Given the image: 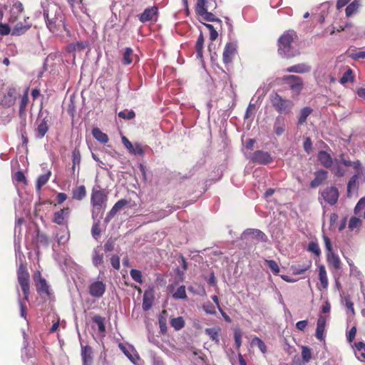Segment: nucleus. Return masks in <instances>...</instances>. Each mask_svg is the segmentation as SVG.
I'll use <instances>...</instances> for the list:
<instances>
[{
  "label": "nucleus",
  "instance_id": "34",
  "mask_svg": "<svg viewBox=\"0 0 365 365\" xmlns=\"http://www.w3.org/2000/svg\"><path fill=\"white\" fill-rule=\"evenodd\" d=\"M73 198L81 200H83L86 195V187L84 185H80L77 187L76 188L73 190Z\"/></svg>",
  "mask_w": 365,
  "mask_h": 365
},
{
  "label": "nucleus",
  "instance_id": "27",
  "mask_svg": "<svg viewBox=\"0 0 365 365\" xmlns=\"http://www.w3.org/2000/svg\"><path fill=\"white\" fill-rule=\"evenodd\" d=\"M318 269H319V279L320 282V284H321L322 289H327L328 285H329V281H328L326 268L324 264H320L318 267Z\"/></svg>",
  "mask_w": 365,
  "mask_h": 365
},
{
  "label": "nucleus",
  "instance_id": "42",
  "mask_svg": "<svg viewBox=\"0 0 365 365\" xmlns=\"http://www.w3.org/2000/svg\"><path fill=\"white\" fill-rule=\"evenodd\" d=\"M354 77L353 76V71L351 68L346 70L340 78L339 82L341 84H346L348 82H353Z\"/></svg>",
  "mask_w": 365,
  "mask_h": 365
},
{
  "label": "nucleus",
  "instance_id": "44",
  "mask_svg": "<svg viewBox=\"0 0 365 365\" xmlns=\"http://www.w3.org/2000/svg\"><path fill=\"white\" fill-rule=\"evenodd\" d=\"M133 50L130 48H126L123 53V61L125 65H129L133 61Z\"/></svg>",
  "mask_w": 365,
  "mask_h": 365
},
{
  "label": "nucleus",
  "instance_id": "40",
  "mask_svg": "<svg viewBox=\"0 0 365 365\" xmlns=\"http://www.w3.org/2000/svg\"><path fill=\"white\" fill-rule=\"evenodd\" d=\"M204 37L202 33L200 34L196 42V53L198 58L202 57V49L204 46Z\"/></svg>",
  "mask_w": 365,
  "mask_h": 365
},
{
  "label": "nucleus",
  "instance_id": "63",
  "mask_svg": "<svg viewBox=\"0 0 365 365\" xmlns=\"http://www.w3.org/2000/svg\"><path fill=\"white\" fill-rule=\"evenodd\" d=\"M205 26L209 29L210 31V40L212 41H214L217 38V36H218V34L217 32L215 30L214 27L211 24H205Z\"/></svg>",
  "mask_w": 365,
  "mask_h": 365
},
{
  "label": "nucleus",
  "instance_id": "4",
  "mask_svg": "<svg viewBox=\"0 0 365 365\" xmlns=\"http://www.w3.org/2000/svg\"><path fill=\"white\" fill-rule=\"evenodd\" d=\"M281 83L290 90L292 98L298 97L302 93L304 83L299 76L287 75L280 78Z\"/></svg>",
  "mask_w": 365,
  "mask_h": 365
},
{
  "label": "nucleus",
  "instance_id": "26",
  "mask_svg": "<svg viewBox=\"0 0 365 365\" xmlns=\"http://www.w3.org/2000/svg\"><path fill=\"white\" fill-rule=\"evenodd\" d=\"M81 356L83 365H91L93 362L92 349L89 346L82 347Z\"/></svg>",
  "mask_w": 365,
  "mask_h": 365
},
{
  "label": "nucleus",
  "instance_id": "2",
  "mask_svg": "<svg viewBox=\"0 0 365 365\" xmlns=\"http://www.w3.org/2000/svg\"><path fill=\"white\" fill-rule=\"evenodd\" d=\"M297 39V35L293 30H288L278 39V53L285 58H292L300 54L298 50L294 49L292 44Z\"/></svg>",
  "mask_w": 365,
  "mask_h": 365
},
{
  "label": "nucleus",
  "instance_id": "11",
  "mask_svg": "<svg viewBox=\"0 0 365 365\" xmlns=\"http://www.w3.org/2000/svg\"><path fill=\"white\" fill-rule=\"evenodd\" d=\"M34 280L35 282V285L36 287L37 292L41 295H50V289L49 286L48 285L46 281L41 277V273L39 271L36 272L34 276Z\"/></svg>",
  "mask_w": 365,
  "mask_h": 365
},
{
  "label": "nucleus",
  "instance_id": "9",
  "mask_svg": "<svg viewBox=\"0 0 365 365\" xmlns=\"http://www.w3.org/2000/svg\"><path fill=\"white\" fill-rule=\"evenodd\" d=\"M362 179L363 182H365V170H359L351 178L347 184V195L350 196L352 192H356L359 189L358 179Z\"/></svg>",
  "mask_w": 365,
  "mask_h": 365
},
{
  "label": "nucleus",
  "instance_id": "17",
  "mask_svg": "<svg viewBox=\"0 0 365 365\" xmlns=\"http://www.w3.org/2000/svg\"><path fill=\"white\" fill-rule=\"evenodd\" d=\"M315 178L310 182V187L315 188L321 185L328 177V172L319 170L314 173Z\"/></svg>",
  "mask_w": 365,
  "mask_h": 365
},
{
  "label": "nucleus",
  "instance_id": "12",
  "mask_svg": "<svg viewBox=\"0 0 365 365\" xmlns=\"http://www.w3.org/2000/svg\"><path fill=\"white\" fill-rule=\"evenodd\" d=\"M251 161L261 165H267L272 162V158L268 152L256 150L251 155Z\"/></svg>",
  "mask_w": 365,
  "mask_h": 365
},
{
  "label": "nucleus",
  "instance_id": "50",
  "mask_svg": "<svg viewBox=\"0 0 365 365\" xmlns=\"http://www.w3.org/2000/svg\"><path fill=\"white\" fill-rule=\"evenodd\" d=\"M242 331L240 329L237 328L234 331V339H235V344L237 349H239L242 344Z\"/></svg>",
  "mask_w": 365,
  "mask_h": 365
},
{
  "label": "nucleus",
  "instance_id": "41",
  "mask_svg": "<svg viewBox=\"0 0 365 365\" xmlns=\"http://www.w3.org/2000/svg\"><path fill=\"white\" fill-rule=\"evenodd\" d=\"M170 325L175 329V330H180L182 329L185 326V321L182 317H178L176 318H173L170 320Z\"/></svg>",
  "mask_w": 365,
  "mask_h": 365
},
{
  "label": "nucleus",
  "instance_id": "43",
  "mask_svg": "<svg viewBox=\"0 0 365 365\" xmlns=\"http://www.w3.org/2000/svg\"><path fill=\"white\" fill-rule=\"evenodd\" d=\"M28 91H29V88H27L25 91L24 94L21 96V98L20 108H19V114L20 115H22L25 112L26 108L27 107V105L29 103Z\"/></svg>",
  "mask_w": 365,
  "mask_h": 365
},
{
  "label": "nucleus",
  "instance_id": "23",
  "mask_svg": "<svg viewBox=\"0 0 365 365\" xmlns=\"http://www.w3.org/2000/svg\"><path fill=\"white\" fill-rule=\"evenodd\" d=\"M23 12V6L20 3H16L10 10L9 21L14 22L21 19Z\"/></svg>",
  "mask_w": 365,
  "mask_h": 365
},
{
  "label": "nucleus",
  "instance_id": "39",
  "mask_svg": "<svg viewBox=\"0 0 365 365\" xmlns=\"http://www.w3.org/2000/svg\"><path fill=\"white\" fill-rule=\"evenodd\" d=\"M307 250L308 252L314 254L317 257H319L322 253L319 244L315 241L309 242Z\"/></svg>",
  "mask_w": 365,
  "mask_h": 365
},
{
  "label": "nucleus",
  "instance_id": "46",
  "mask_svg": "<svg viewBox=\"0 0 365 365\" xmlns=\"http://www.w3.org/2000/svg\"><path fill=\"white\" fill-rule=\"evenodd\" d=\"M249 234H252L257 239L262 242H266L267 240V237L266 235L259 230L252 229L247 230Z\"/></svg>",
  "mask_w": 365,
  "mask_h": 365
},
{
  "label": "nucleus",
  "instance_id": "30",
  "mask_svg": "<svg viewBox=\"0 0 365 365\" xmlns=\"http://www.w3.org/2000/svg\"><path fill=\"white\" fill-rule=\"evenodd\" d=\"M312 267V261L311 260H307L305 263H304L302 265L300 264H296L292 266V269L294 271V273L295 274H302L304 273L306 271Z\"/></svg>",
  "mask_w": 365,
  "mask_h": 365
},
{
  "label": "nucleus",
  "instance_id": "29",
  "mask_svg": "<svg viewBox=\"0 0 365 365\" xmlns=\"http://www.w3.org/2000/svg\"><path fill=\"white\" fill-rule=\"evenodd\" d=\"M31 27V24L29 23H25L24 24L21 22H19L16 24L14 26V29L11 31L12 35L20 36L24 34L29 28Z\"/></svg>",
  "mask_w": 365,
  "mask_h": 365
},
{
  "label": "nucleus",
  "instance_id": "51",
  "mask_svg": "<svg viewBox=\"0 0 365 365\" xmlns=\"http://www.w3.org/2000/svg\"><path fill=\"white\" fill-rule=\"evenodd\" d=\"M265 263L274 274H278L280 269L278 264L273 259H266Z\"/></svg>",
  "mask_w": 365,
  "mask_h": 365
},
{
  "label": "nucleus",
  "instance_id": "20",
  "mask_svg": "<svg viewBox=\"0 0 365 365\" xmlns=\"http://www.w3.org/2000/svg\"><path fill=\"white\" fill-rule=\"evenodd\" d=\"M157 11H158V9L155 6L147 8L140 14V16L139 17V20L143 23L148 21L155 20L156 18Z\"/></svg>",
  "mask_w": 365,
  "mask_h": 365
},
{
  "label": "nucleus",
  "instance_id": "10",
  "mask_svg": "<svg viewBox=\"0 0 365 365\" xmlns=\"http://www.w3.org/2000/svg\"><path fill=\"white\" fill-rule=\"evenodd\" d=\"M106 287V284L103 281L94 280L91 282L88 292L93 297L100 298L104 294Z\"/></svg>",
  "mask_w": 365,
  "mask_h": 365
},
{
  "label": "nucleus",
  "instance_id": "60",
  "mask_svg": "<svg viewBox=\"0 0 365 365\" xmlns=\"http://www.w3.org/2000/svg\"><path fill=\"white\" fill-rule=\"evenodd\" d=\"M323 240L327 250V253H334L332 245L329 237L325 235H323Z\"/></svg>",
  "mask_w": 365,
  "mask_h": 365
},
{
  "label": "nucleus",
  "instance_id": "5",
  "mask_svg": "<svg viewBox=\"0 0 365 365\" xmlns=\"http://www.w3.org/2000/svg\"><path fill=\"white\" fill-rule=\"evenodd\" d=\"M270 102L273 108L279 113L288 114L291 112L294 103L291 100L283 98L277 93H274L270 96Z\"/></svg>",
  "mask_w": 365,
  "mask_h": 365
},
{
  "label": "nucleus",
  "instance_id": "61",
  "mask_svg": "<svg viewBox=\"0 0 365 365\" xmlns=\"http://www.w3.org/2000/svg\"><path fill=\"white\" fill-rule=\"evenodd\" d=\"M253 342L258 346V348L262 351V352L265 353L267 351V346L264 342L258 337H255L253 339Z\"/></svg>",
  "mask_w": 365,
  "mask_h": 365
},
{
  "label": "nucleus",
  "instance_id": "54",
  "mask_svg": "<svg viewBox=\"0 0 365 365\" xmlns=\"http://www.w3.org/2000/svg\"><path fill=\"white\" fill-rule=\"evenodd\" d=\"M130 276L132 279L135 281L136 282H138L141 284L143 282L142 280V274L140 270L133 269L130 270Z\"/></svg>",
  "mask_w": 365,
  "mask_h": 365
},
{
  "label": "nucleus",
  "instance_id": "59",
  "mask_svg": "<svg viewBox=\"0 0 365 365\" xmlns=\"http://www.w3.org/2000/svg\"><path fill=\"white\" fill-rule=\"evenodd\" d=\"M56 238L58 240V242L59 244H64L66 243L68 239H69V233L67 229L64 230L63 231V234L61 235H59L58 234L56 235Z\"/></svg>",
  "mask_w": 365,
  "mask_h": 365
},
{
  "label": "nucleus",
  "instance_id": "16",
  "mask_svg": "<svg viewBox=\"0 0 365 365\" xmlns=\"http://www.w3.org/2000/svg\"><path fill=\"white\" fill-rule=\"evenodd\" d=\"M104 252L101 246L95 247L92 251V263L94 267H99L103 264Z\"/></svg>",
  "mask_w": 365,
  "mask_h": 365
},
{
  "label": "nucleus",
  "instance_id": "32",
  "mask_svg": "<svg viewBox=\"0 0 365 365\" xmlns=\"http://www.w3.org/2000/svg\"><path fill=\"white\" fill-rule=\"evenodd\" d=\"M48 130V126L46 121L43 119L39 123L37 128L36 129L37 138H42L47 133Z\"/></svg>",
  "mask_w": 365,
  "mask_h": 365
},
{
  "label": "nucleus",
  "instance_id": "31",
  "mask_svg": "<svg viewBox=\"0 0 365 365\" xmlns=\"http://www.w3.org/2000/svg\"><path fill=\"white\" fill-rule=\"evenodd\" d=\"M93 136L99 142L106 143L108 141V135L103 133L98 128H95L92 130Z\"/></svg>",
  "mask_w": 365,
  "mask_h": 365
},
{
  "label": "nucleus",
  "instance_id": "22",
  "mask_svg": "<svg viewBox=\"0 0 365 365\" xmlns=\"http://www.w3.org/2000/svg\"><path fill=\"white\" fill-rule=\"evenodd\" d=\"M311 69V66L302 63L287 68L286 71L289 73H309Z\"/></svg>",
  "mask_w": 365,
  "mask_h": 365
},
{
  "label": "nucleus",
  "instance_id": "56",
  "mask_svg": "<svg viewBox=\"0 0 365 365\" xmlns=\"http://www.w3.org/2000/svg\"><path fill=\"white\" fill-rule=\"evenodd\" d=\"M355 347L360 356L365 359V343L363 341L357 342L355 344Z\"/></svg>",
  "mask_w": 365,
  "mask_h": 365
},
{
  "label": "nucleus",
  "instance_id": "3",
  "mask_svg": "<svg viewBox=\"0 0 365 365\" xmlns=\"http://www.w3.org/2000/svg\"><path fill=\"white\" fill-rule=\"evenodd\" d=\"M107 196L102 190H93L91 195V202L93 207L92 217L93 219L102 218L106 209Z\"/></svg>",
  "mask_w": 365,
  "mask_h": 365
},
{
  "label": "nucleus",
  "instance_id": "36",
  "mask_svg": "<svg viewBox=\"0 0 365 365\" xmlns=\"http://www.w3.org/2000/svg\"><path fill=\"white\" fill-rule=\"evenodd\" d=\"M312 112V109L309 107H304L299 113V118H298V125H302L307 120V117Z\"/></svg>",
  "mask_w": 365,
  "mask_h": 365
},
{
  "label": "nucleus",
  "instance_id": "6",
  "mask_svg": "<svg viewBox=\"0 0 365 365\" xmlns=\"http://www.w3.org/2000/svg\"><path fill=\"white\" fill-rule=\"evenodd\" d=\"M18 281L21 287L24 299H28L29 295V274L26 270L25 266L22 264H20L18 272Z\"/></svg>",
  "mask_w": 365,
  "mask_h": 365
},
{
  "label": "nucleus",
  "instance_id": "28",
  "mask_svg": "<svg viewBox=\"0 0 365 365\" xmlns=\"http://www.w3.org/2000/svg\"><path fill=\"white\" fill-rule=\"evenodd\" d=\"M318 159L321 164L325 168H331L333 164V160L331 155L326 151H320L318 154Z\"/></svg>",
  "mask_w": 365,
  "mask_h": 365
},
{
  "label": "nucleus",
  "instance_id": "64",
  "mask_svg": "<svg viewBox=\"0 0 365 365\" xmlns=\"http://www.w3.org/2000/svg\"><path fill=\"white\" fill-rule=\"evenodd\" d=\"M350 56L352 59H354V60L364 59L365 58V51H355L354 53H351Z\"/></svg>",
  "mask_w": 365,
  "mask_h": 365
},
{
  "label": "nucleus",
  "instance_id": "1",
  "mask_svg": "<svg viewBox=\"0 0 365 365\" xmlns=\"http://www.w3.org/2000/svg\"><path fill=\"white\" fill-rule=\"evenodd\" d=\"M42 7L46 26L51 32L58 34L61 29L66 30L63 14L58 4L46 2L42 4Z\"/></svg>",
  "mask_w": 365,
  "mask_h": 365
},
{
  "label": "nucleus",
  "instance_id": "7",
  "mask_svg": "<svg viewBox=\"0 0 365 365\" xmlns=\"http://www.w3.org/2000/svg\"><path fill=\"white\" fill-rule=\"evenodd\" d=\"M210 2L211 0H197L195 10L197 14L204 20L214 21L215 20L214 14L208 11L210 8Z\"/></svg>",
  "mask_w": 365,
  "mask_h": 365
},
{
  "label": "nucleus",
  "instance_id": "52",
  "mask_svg": "<svg viewBox=\"0 0 365 365\" xmlns=\"http://www.w3.org/2000/svg\"><path fill=\"white\" fill-rule=\"evenodd\" d=\"M302 358L304 363H308L312 359L311 349L307 346H302Z\"/></svg>",
  "mask_w": 365,
  "mask_h": 365
},
{
  "label": "nucleus",
  "instance_id": "18",
  "mask_svg": "<svg viewBox=\"0 0 365 365\" xmlns=\"http://www.w3.org/2000/svg\"><path fill=\"white\" fill-rule=\"evenodd\" d=\"M69 215L70 209L68 207L63 208L54 213L53 222L58 225H64L66 223Z\"/></svg>",
  "mask_w": 365,
  "mask_h": 365
},
{
  "label": "nucleus",
  "instance_id": "33",
  "mask_svg": "<svg viewBox=\"0 0 365 365\" xmlns=\"http://www.w3.org/2000/svg\"><path fill=\"white\" fill-rule=\"evenodd\" d=\"M359 6V1L357 0H354L351 4H349L345 10L346 17L353 16L358 11Z\"/></svg>",
  "mask_w": 365,
  "mask_h": 365
},
{
  "label": "nucleus",
  "instance_id": "38",
  "mask_svg": "<svg viewBox=\"0 0 365 365\" xmlns=\"http://www.w3.org/2000/svg\"><path fill=\"white\" fill-rule=\"evenodd\" d=\"M362 224L361 220L356 217H351L349 222V229L351 231L358 232Z\"/></svg>",
  "mask_w": 365,
  "mask_h": 365
},
{
  "label": "nucleus",
  "instance_id": "45",
  "mask_svg": "<svg viewBox=\"0 0 365 365\" xmlns=\"http://www.w3.org/2000/svg\"><path fill=\"white\" fill-rule=\"evenodd\" d=\"M205 333L207 334L210 338L215 341H219V329L217 328H209L205 329Z\"/></svg>",
  "mask_w": 365,
  "mask_h": 365
},
{
  "label": "nucleus",
  "instance_id": "62",
  "mask_svg": "<svg viewBox=\"0 0 365 365\" xmlns=\"http://www.w3.org/2000/svg\"><path fill=\"white\" fill-rule=\"evenodd\" d=\"M67 1L68 2V4H70V6L72 7L73 9V11L75 13V9H76V5L75 4H78V8L82 11H83V0H67Z\"/></svg>",
  "mask_w": 365,
  "mask_h": 365
},
{
  "label": "nucleus",
  "instance_id": "57",
  "mask_svg": "<svg viewBox=\"0 0 365 365\" xmlns=\"http://www.w3.org/2000/svg\"><path fill=\"white\" fill-rule=\"evenodd\" d=\"M101 219V218L93 219L96 222L93 225L91 232L93 237L96 239L100 235L99 222Z\"/></svg>",
  "mask_w": 365,
  "mask_h": 365
},
{
  "label": "nucleus",
  "instance_id": "49",
  "mask_svg": "<svg viewBox=\"0 0 365 365\" xmlns=\"http://www.w3.org/2000/svg\"><path fill=\"white\" fill-rule=\"evenodd\" d=\"M167 311L163 310L159 317V325L160 330L164 332L167 329V322H166Z\"/></svg>",
  "mask_w": 365,
  "mask_h": 365
},
{
  "label": "nucleus",
  "instance_id": "14",
  "mask_svg": "<svg viewBox=\"0 0 365 365\" xmlns=\"http://www.w3.org/2000/svg\"><path fill=\"white\" fill-rule=\"evenodd\" d=\"M327 317L323 315H319L317 319V329L315 336L317 339L322 341L324 339V331Z\"/></svg>",
  "mask_w": 365,
  "mask_h": 365
},
{
  "label": "nucleus",
  "instance_id": "24",
  "mask_svg": "<svg viewBox=\"0 0 365 365\" xmlns=\"http://www.w3.org/2000/svg\"><path fill=\"white\" fill-rule=\"evenodd\" d=\"M284 118L279 115L276 118L274 123V131L277 135H281L285 131Z\"/></svg>",
  "mask_w": 365,
  "mask_h": 365
},
{
  "label": "nucleus",
  "instance_id": "48",
  "mask_svg": "<svg viewBox=\"0 0 365 365\" xmlns=\"http://www.w3.org/2000/svg\"><path fill=\"white\" fill-rule=\"evenodd\" d=\"M173 298L175 299H185L187 298L186 291H185V286H180L179 287L177 290L175 292V293L173 295Z\"/></svg>",
  "mask_w": 365,
  "mask_h": 365
},
{
  "label": "nucleus",
  "instance_id": "15",
  "mask_svg": "<svg viewBox=\"0 0 365 365\" xmlns=\"http://www.w3.org/2000/svg\"><path fill=\"white\" fill-rule=\"evenodd\" d=\"M122 143L130 153L140 155L143 154V150L140 144L135 143L133 145L131 142L125 136L122 137Z\"/></svg>",
  "mask_w": 365,
  "mask_h": 365
},
{
  "label": "nucleus",
  "instance_id": "47",
  "mask_svg": "<svg viewBox=\"0 0 365 365\" xmlns=\"http://www.w3.org/2000/svg\"><path fill=\"white\" fill-rule=\"evenodd\" d=\"M339 160H335V166L332 168L333 173L337 177H343L345 175L346 170L339 165Z\"/></svg>",
  "mask_w": 365,
  "mask_h": 365
},
{
  "label": "nucleus",
  "instance_id": "35",
  "mask_svg": "<svg viewBox=\"0 0 365 365\" xmlns=\"http://www.w3.org/2000/svg\"><path fill=\"white\" fill-rule=\"evenodd\" d=\"M88 46V43L85 41H78L68 45V50L69 52L81 51Z\"/></svg>",
  "mask_w": 365,
  "mask_h": 365
},
{
  "label": "nucleus",
  "instance_id": "13",
  "mask_svg": "<svg viewBox=\"0 0 365 365\" xmlns=\"http://www.w3.org/2000/svg\"><path fill=\"white\" fill-rule=\"evenodd\" d=\"M327 262L329 268L334 272H337L342 268V263L339 257L334 253H326Z\"/></svg>",
  "mask_w": 365,
  "mask_h": 365
},
{
  "label": "nucleus",
  "instance_id": "25",
  "mask_svg": "<svg viewBox=\"0 0 365 365\" xmlns=\"http://www.w3.org/2000/svg\"><path fill=\"white\" fill-rule=\"evenodd\" d=\"M121 350L126 355V356L135 364H137V361L139 360V356L133 346L125 347L120 345Z\"/></svg>",
  "mask_w": 365,
  "mask_h": 365
},
{
  "label": "nucleus",
  "instance_id": "21",
  "mask_svg": "<svg viewBox=\"0 0 365 365\" xmlns=\"http://www.w3.org/2000/svg\"><path fill=\"white\" fill-rule=\"evenodd\" d=\"M339 160L340 163H341L346 167H353L356 172L365 170L361 167V163L359 160L352 162L349 159L346 158L344 154H341L339 155Z\"/></svg>",
  "mask_w": 365,
  "mask_h": 365
},
{
  "label": "nucleus",
  "instance_id": "55",
  "mask_svg": "<svg viewBox=\"0 0 365 365\" xmlns=\"http://www.w3.org/2000/svg\"><path fill=\"white\" fill-rule=\"evenodd\" d=\"M135 112L132 110L120 111L118 113V116L120 118L126 119V120H131L135 117Z\"/></svg>",
  "mask_w": 365,
  "mask_h": 365
},
{
  "label": "nucleus",
  "instance_id": "58",
  "mask_svg": "<svg viewBox=\"0 0 365 365\" xmlns=\"http://www.w3.org/2000/svg\"><path fill=\"white\" fill-rule=\"evenodd\" d=\"M93 322L98 325V330L101 332L105 331L104 319L101 316H95L93 319Z\"/></svg>",
  "mask_w": 365,
  "mask_h": 365
},
{
  "label": "nucleus",
  "instance_id": "37",
  "mask_svg": "<svg viewBox=\"0 0 365 365\" xmlns=\"http://www.w3.org/2000/svg\"><path fill=\"white\" fill-rule=\"evenodd\" d=\"M51 175V172L48 171L46 173L40 175L36 181V190L40 191L42 186L44 185L49 180Z\"/></svg>",
  "mask_w": 365,
  "mask_h": 365
},
{
  "label": "nucleus",
  "instance_id": "19",
  "mask_svg": "<svg viewBox=\"0 0 365 365\" xmlns=\"http://www.w3.org/2000/svg\"><path fill=\"white\" fill-rule=\"evenodd\" d=\"M153 288H149L147 290H145L143 294V309L145 311L149 310L153 306Z\"/></svg>",
  "mask_w": 365,
  "mask_h": 365
},
{
  "label": "nucleus",
  "instance_id": "8",
  "mask_svg": "<svg viewBox=\"0 0 365 365\" xmlns=\"http://www.w3.org/2000/svg\"><path fill=\"white\" fill-rule=\"evenodd\" d=\"M338 189L334 186L327 187L320 192L319 199H323L327 204L334 205L339 199Z\"/></svg>",
  "mask_w": 365,
  "mask_h": 365
},
{
  "label": "nucleus",
  "instance_id": "53",
  "mask_svg": "<svg viewBox=\"0 0 365 365\" xmlns=\"http://www.w3.org/2000/svg\"><path fill=\"white\" fill-rule=\"evenodd\" d=\"M72 161H73V167L72 169L74 171L76 166L79 165L81 163V155L80 152L78 150H75L72 153Z\"/></svg>",
  "mask_w": 365,
  "mask_h": 365
}]
</instances>
